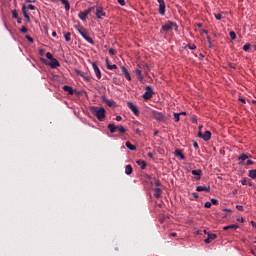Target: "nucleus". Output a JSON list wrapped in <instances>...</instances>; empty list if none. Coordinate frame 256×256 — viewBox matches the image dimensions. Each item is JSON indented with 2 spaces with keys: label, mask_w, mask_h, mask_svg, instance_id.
<instances>
[{
  "label": "nucleus",
  "mask_w": 256,
  "mask_h": 256,
  "mask_svg": "<svg viewBox=\"0 0 256 256\" xmlns=\"http://www.w3.org/2000/svg\"><path fill=\"white\" fill-rule=\"evenodd\" d=\"M90 111L92 114L95 115L96 119H98V121H104L105 119V108L103 107H97V106H92L90 108Z\"/></svg>",
  "instance_id": "nucleus-1"
},
{
  "label": "nucleus",
  "mask_w": 256,
  "mask_h": 256,
  "mask_svg": "<svg viewBox=\"0 0 256 256\" xmlns=\"http://www.w3.org/2000/svg\"><path fill=\"white\" fill-rule=\"evenodd\" d=\"M76 29H77L78 33L81 35V37H83V39H85V41H87V43H90V45H95V41H93V39L91 37H89V34L87 32V29H85V27L78 26Z\"/></svg>",
  "instance_id": "nucleus-2"
},
{
  "label": "nucleus",
  "mask_w": 256,
  "mask_h": 256,
  "mask_svg": "<svg viewBox=\"0 0 256 256\" xmlns=\"http://www.w3.org/2000/svg\"><path fill=\"white\" fill-rule=\"evenodd\" d=\"M173 28L178 29V26L175 22L167 21L162 26V33H169V31H173Z\"/></svg>",
  "instance_id": "nucleus-3"
},
{
  "label": "nucleus",
  "mask_w": 256,
  "mask_h": 256,
  "mask_svg": "<svg viewBox=\"0 0 256 256\" xmlns=\"http://www.w3.org/2000/svg\"><path fill=\"white\" fill-rule=\"evenodd\" d=\"M153 95H155V92L153 91V88L151 86L145 87V93L143 94L144 101H149V99L153 98Z\"/></svg>",
  "instance_id": "nucleus-4"
},
{
  "label": "nucleus",
  "mask_w": 256,
  "mask_h": 256,
  "mask_svg": "<svg viewBox=\"0 0 256 256\" xmlns=\"http://www.w3.org/2000/svg\"><path fill=\"white\" fill-rule=\"evenodd\" d=\"M92 11H95V7H90L88 9H86L85 11L80 12L78 14L79 19H81V21H86L87 15H89Z\"/></svg>",
  "instance_id": "nucleus-5"
},
{
  "label": "nucleus",
  "mask_w": 256,
  "mask_h": 256,
  "mask_svg": "<svg viewBox=\"0 0 256 256\" xmlns=\"http://www.w3.org/2000/svg\"><path fill=\"white\" fill-rule=\"evenodd\" d=\"M93 12H95L97 19H103V17L107 16V13L103 11V7L100 6H96Z\"/></svg>",
  "instance_id": "nucleus-6"
},
{
  "label": "nucleus",
  "mask_w": 256,
  "mask_h": 256,
  "mask_svg": "<svg viewBox=\"0 0 256 256\" xmlns=\"http://www.w3.org/2000/svg\"><path fill=\"white\" fill-rule=\"evenodd\" d=\"M198 137H200V139H203V141H209L211 139V131L207 130L204 132L199 131L198 132Z\"/></svg>",
  "instance_id": "nucleus-7"
},
{
  "label": "nucleus",
  "mask_w": 256,
  "mask_h": 256,
  "mask_svg": "<svg viewBox=\"0 0 256 256\" xmlns=\"http://www.w3.org/2000/svg\"><path fill=\"white\" fill-rule=\"evenodd\" d=\"M204 233L208 235V237L204 240V243L208 244L211 243V241L217 239V235L213 233L207 232V230H204Z\"/></svg>",
  "instance_id": "nucleus-8"
},
{
  "label": "nucleus",
  "mask_w": 256,
  "mask_h": 256,
  "mask_svg": "<svg viewBox=\"0 0 256 256\" xmlns=\"http://www.w3.org/2000/svg\"><path fill=\"white\" fill-rule=\"evenodd\" d=\"M127 107L134 113V115L139 116V108L133 104V102H127Z\"/></svg>",
  "instance_id": "nucleus-9"
},
{
  "label": "nucleus",
  "mask_w": 256,
  "mask_h": 256,
  "mask_svg": "<svg viewBox=\"0 0 256 256\" xmlns=\"http://www.w3.org/2000/svg\"><path fill=\"white\" fill-rule=\"evenodd\" d=\"M138 81H140V83H143L145 76L143 75V71H141V69L136 68L134 71Z\"/></svg>",
  "instance_id": "nucleus-10"
},
{
  "label": "nucleus",
  "mask_w": 256,
  "mask_h": 256,
  "mask_svg": "<svg viewBox=\"0 0 256 256\" xmlns=\"http://www.w3.org/2000/svg\"><path fill=\"white\" fill-rule=\"evenodd\" d=\"M250 157H251V155H249V154H245V153L241 154L238 157V161H240L238 163V165H241V166L245 165L244 161H247V159H249Z\"/></svg>",
  "instance_id": "nucleus-11"
},
{
  "label": "nucleus",
  "mask_w": 256,
  "mask_h": 256,
  "mask_svg": "<svg viewBox=\"0 0 256 256\" xmlns=\"http://www.w3.org/2000/svg\"><path fill=\"white\" fill-rule=\"evenodd\" d=\"M157 2L159 3L158 13L165 15V0H157Z\"/></svg>",
  "instance_id": "nucleus-12"
},
{
  "label": "nucleus",
  "mask_w": 256,
  "mask_h": 256,
  "mask_svg": "<svg viewBox=\"0 0 256 256\" xmlns=\"http://www.w3.org/2000/svg\"><path fill=\"white\" fill-rule=\"evenodd\" d=\"M51 62L49 63L50 67L52 69H57V67H61V63H59V60L54 58L52 60H50Z\"/></svg>",
  "instance_id": "nucleus-13"
},
{
  "label": "nucleus",
  "mask_w": 256,
  "mask_h": 256,
  "mask_svg": "<svg viewBox=\"0 0 256 256\" xmlns=\"http://www.w3.org/2000/svg\"><path fill=\"white\" fill-rule=\"evenodd\" d=\"M92 67L94 69V73H95L97 79H101V70L99 69V66H97L96 63H92Z\"/></svg>",
  "instance_id": "nucleus-14"
},
{
  "label": "nucleus",
  "mask_w": 256,
  "mask_h": 256,
  "mask_svg": "<svg viewBox=\"0 0 256 256\" xmlns=\"http://www.w3.org/2000/svg\"><path fill=\"white\" fill-rule=\"evenodd\" d=\"M191 173H192V175L196 176L195 177L196 181H199L201 179V175L203 173V170L202 169L192 170Z\"/></svg>",
  "instance_id": "nucleus-15"
},
{
  "label": "nucleus",
  "mask_w": 256,
  "mask_h": 256,
  "mask_svg": "<svg viewBox=\"0 0 256 256\" xmlns=\"http://www.w3.org/2000/svg\"><path fill=\"white\" fill-rule=\"evenodd\" d=\"M121 70H122V73H123L125 79H127L128 81H131V74L129 73L127 68L125 66H121Z\"/></svg>",
  "instance_id": "nucleus-16"
},
{
  "label": "nucleus",
  "mask_w": 256,
  "mask_h": 256,
  "mask_svg": "<svg viewBox=\"0 0 256 256\" xmlns=\"http://www.w3.org/2000/svg\"><path fill=\"white\" fill-rule=\"evenodd\" d=\"M154 119H156V121H165V115L161 112H154Z\"/></svg>",
  "instance_id": "nucleus-17"
},
{
  "label": "nucleus",
  "mask_w": 256,
  "mask_h": 256,
  "mask_svg": "<svg viewBox=\"0 0 256 256\" xmlns=\"http://www.w3.org/2000/svg\"><path fill=\"white\" fill-rule=\"evenodd\" d=\"M196 191L201 192V191H206V193H209L211 191L210 186H197Z\"/></svg>",
  "instance_id": "nucleus-18"
},
{
  "label": "nucleus",
  "mask_w": 256,
  "mask_h": 256,
  "mask_svg": "<svg viewBox=\"0 0 256 256\" xmlns=\"http://www.w3.org/2000/svg\"><path fill=\"white\" fill-rule=\"evenodd\" d=\"M76 74L85 79V81H91V77H89V75L85 74L84 72L77 70Z\"/></svg>",
  "instance_id": "nucleus-19"
},
{
  "label": "nucleus",
  "mask_w": 256,
  "mask_h": 256,
  "mask_svg": "<svg viewBox=\"0 0 256 256\" xmlns=\"http://www.w3.org/2000/svg\"><path fill=\"white\" fill-rule=\"evenodd\" d=\"M55 1V0H52ZM62 5H64L65 7V11H69V9H71V5L69 4V0H59Z\"/></svg>",
  "instance_id": "nucleus-20"
},
{
  "label": "nucleus",
  "mask_w": 256,
  "mask_h": 256,
  "mask_svg": "<svg viewBox=\"0 0 256 256\" xmlns=\"http://www.w3.org/2000/svg\"><path fill=\"white\" fill-rule=\"evenodd\" d=\"M22 13L25 19H27V22L29 23L31 21V18L29 17V14H27V7L25 5L22 6Z\"/></svg>",
  "instance_id": "nucleus-21"
},
{
  "label": "nucleus",
  "mask_w": 256,
  "mask_h": 256,
  "mask_svg": "<svg viewBox=\"0 0 256 256\" xmlns=\"http://www.w3.org/2000/svg\"><path fill=\"white\" fill-rule=\"evenodd\" d=\"M63 91H66V93H68V95H73V93H74L73 87H71L69 85L63 86Z\"/></svg>",
  "instance_id": "nucleus-22"
},
{
  "label": "nucleus",
  "mask_w": 256,
  "mask_h": 256,
  "mask_svg": "<svg viewBox=\"0 0 256 256\" xmlns=\"http://www.w3.org/2000/svg\"><path fill=\"white\" fill-rule=\"evenodd\" d=\"M161 193H163V191L161 190V188H155L154 189V197L156 199H159V197H161Z\"/></svg>",
  "instance_id": "nucleus-23"
},
{
  "label": "nucleus",
  "mask_w": 256,
  "mask_h": 256,
  "mask_svg": "<svg viewBox=\"0 0 256 256\" xmlns=\"http://www.w3.org/2000/svg\"><path fill=\"white\" fill-rule=\"evenodd\" d=\"M106 67L109 71H113L114 69H117V65L113 64H109V59H106Z\"/></svg>",
  "instance_id": "nucleus-24"
},
{
  "label": "nucleus",
  "mask_w": 256,
  "mask_h": 256,
  "mask_svg": "<svg viewBox=\"0 0 256 256\" xmlns=\"http://www.w3.org/2000/svg\"><path fill=\"white\" fill-rule=\"evenodd\" d=\"M223 229H224V231H229V229H239V225L231 224L228 226H224Z\"/></svg>",
  "instance_id": "nucleus-25"
},
{
  "label": "nucleus",
  "mask_w": 256,
  "mask_h": 256,
  "mask_svg": "<svg viewBox=\"0 0 256 256\" xmlns=\"http://www.w3.org/2000/svg\"><path fill=\"white\" fill-rule=\"evenodd\" d=\"M116 131H118L120 135L127 133V130L123 126H116Z\"/></svg>",
  "instance_id": "nucleus-26"
},
{
  "label": "nucleus",
  "mask_w": 256,
  "mask_h": 256,
  "mask_svg": "<svg viewBox=\"0 0 256 256\" xmlns=\"http://www.w3.org/2000/svg\"><path fill=\"white\" fill-rule=\"evenodd\" d=\"M125 173L126 175H131V173H133V166H131L130 164L126 165Z\"/></svg>",
  "instance_id": "nucleus-27"
},
{
  "label": "nucleus",
  "mask_w": 256,
  "mask_h": 256,
  "mask_svg": "<svg viewBox=\"0 0 256 256\" xmlns=\"http://www.w3.org/2000/svg\"><path fill=\"white\" fill-rule=\"evenodd\" d=\"M126 147L127 149H130V151H137V147L133 144H131V142L127 141L126 142Z\"/></svg>",
  "instance_id": "nucleus-28"
},
{
  "label": "nucleus",
  "mask_w": 256,
  "mask_h": 256,
  "mask_svg": "<svg viewBox=\"0 0 256 256\" xmlns=\"http://www.w3.org/2000/svg\"><path fill=\"white\" fill-rule=\"evenodd\" d=\"M102 100L104 101V103H106V105H108V107H113V105H115V101L113 100H109L106 98H103Z\"/></svg>",
  "instance_id": "nucleus-29"
},
{
  "label": "nucleus",
  "mask_w": 256,
  "mask_h": 256,
  "mask_svg": "<svg viewBox=\"0 0 256 256\" xmlns=\"http://www.w3.org/2000/svg\"><path fill=\"white\" fill-rule=\"evenodd\" d=\"M136 163L141 167V169H145V167H147V163L144 160H138Z\"/></svg>",
  "instance_id": "nucleus-30"
},
{
  "label": "nucleus",
  "mask_w": 256,
  "mask_h": 256,
  "mask_svg": "<svg viewBox=\"0 0 256 256\" xmlns=\"http://www.w3.org/2000/svg\"><path fill=\"white\" fill-rule=\"evenodd\" d=\"M108 129H109L110 133H116L117 132V126H115V124H109Z\"/></svg>",
  "instance_id": "nucleus-31"
},
{
  "label": "nucleus",
  "mask_w": 256,
  "mask_h": 256,
  "mask_svg": "<svg viewBox=\"0 0 256 256\" xmlns=\"http://www.w3.org/2000/svg\"><path fill=\"white\" fill-rule=\"evenodd\" d=\"M175 155L176 157H180V159H185V155H183V152H181L179 149L175 150Z\"/></svg>",
  "instance_id": "nucleus-32"
},
{
  "label": "nucleus",
  "mask_w": 256,
  "mask_h": 256,
  "mask_svg": "<svg viewBox=\"0 0 256 256\" xmlns=\"http://www.w3.org/2000/svg\"><path fill=\"white\" fill-rule=\"evenodd\" d=\"M174 121L175 123H179V121H181V114L174 113Z\"/></svg>",
  "instance_id": "nucleus-33"
},
{
  "label": "nucleus",
  "mask_w": 256,
  "mask_h": 256,
  "mask_svg": "<svg viewBox=\"0 0 256 256\" xmlns=\"http://www.w3.org/2000/svg\"><path fill=\"white\" fill-rule=\"evenodd\" d=\"M249 177H251V179H256V169L249 171Z\"/></svg>",
  "instance_id": "nucleus-34"
},
{
  "label": "nucleus",
  "mask_w": 256,
  "mask_h": 256,
  "mask_svg": "<svg viewBox=\"0 0 256 256\" xmlns=\"http://www.w3.org/2000/svg\"><path fill=\"white\" fill-rule=\"evenodd\" d=\"M64 38H65V41L69 43V41H71V32H67L66 34H64Z\"/></svg>",
  "instance_id": "nucleus-35"
},
{
  "label": "nucleus",
  "mask_w": 256,
  "mask_h": 256,
  "mask_svg": "<svg viewBox=\"0 0 256 256\" xmlns=\"http://www.w3.org/2000/svg\"><path fill=\"white\" fill-rule=\"evenodd\" d=\"M243 51H246V52L251 51V44L249 43L245 44L243 46Z\"/></svg>",
  "instance_id": "nucleus-36"
},
{
  "label": "nucleus",
  "mask_w": 256,
  "mask_h": 256,
  "mask_svg": "<svg viewBox=\"0 0 256 256\" xmlns=\"http://www.w3.org/2000/svg\"><path fill=\"white\" fill-rule=\"evenodd\" d=\"M229 36H230V38H231L232 40L237 39V34H235L234 31H231V32L229 33Z\"/></svg>",
  "instance_id": "nucleus-37"
},
{
  "label": "nucleus",
  "mask_w": 256,
  "mask_h": 256,
  "mask_svg": "<svg viewBox=\"0 0 256 256\" xmlns=\"http://www.w3.org/2000/svg\"><path fill=\"white\" fill-rule=\"evenodd\" d=\"M12 17H13L14 19H19V14L17 13V10H13V11H12Z\"/></svg>",
  "instance_id": "nucleus-38"
},
{
  "label": "nucleus",
  "mask_w": 256,
  "mask_h": 256,
  "mask_svg": "<svg viewBox=\"0 0 256 256\" xmlns=\"http://www.w3.org/2000/svg\"><path fill=\"white\" fill-rule=\"evenodd\" d=\"M210 203H211L212 205H219V200H218V199H215V198H212Z\"/></svg>",
  "instance_id": "nucleus-39"
},
{
  "label": "nucleus",
  "mask_w": 256,
  "mask_h": 256,
  "mask_svg": "<svg viewBox=\"0 0 256 256\" xmlns=\"http://www.w3.org/2000/svg\"><path fill=\"white\" fill-rule=\"evenodd\" d=\"M46 57L51 61L52 59H54L53 54H51L50 52L46 53Z\"/></svg>",
  "instance_id": "nucleus-40"
},
{
  "label": "nucleus",
  "mask_w": 256,
  "mask_h": 256,
  "mask_svg": "<svg viewBox=\"0 0 256 256\" xmlns=\"http://www.w3.org/2000/svg\"><path fill=\"white\" fill-rule=\"evenodd\" d=\"M248 183H249V180L247 178H244L243 180H241L242 185H247Z\"/></svg>",
  "instance_id": "nucleus-41"
},
{
  "label": "nucleus",
  "mask_w": 256,
  "mask_h": 256,
  "mask_svg": "<svg viewBox=\"0 0 256 256\" xmlns=\"http://www.w3.org/2000/svg\"><path fill=\"white\" fill-rule=\"evenodd\" d=\"M21 33H27L29 30L27 29V27L22 26V28L20 29Z\"/></svg>",
  "instance_id": "nucleus-42"
},
{
  "label": "nucleus",
  "mask_w": 256,
  "mask_h": 256,
  "mask_svg": "<svg viewBox=\"0 0 256 256\" xmlns=\"http://www.w3.org/2000/svg\"><path fill=\"white\" fill-rule=\"evenodd\" d=\"M30 11H35L36 7L33 4L27 6Z\"/></svg>",
  "instance_id": "nucleus-43"
},
{
  "label": "nucleus",
  "mask_w": 256,
  "mask_h": 256,
  "mask_svg": "<svg viewBox=\"0 0 256 256\" xmlns=\"http://www.w3.org/2000/svg\"><path fill=\"white\" fill-rule=\"evenodd\" d=\"M188 48L191 49V51H195V49H197V46H195V44H192L188 45Z\"/></svg>",
  "instance_id": "nucleus-44"
},
{
  "label": "nucleus",
  "mask_w": 256,
  "mask_h": 256,
  "mask_svg": "<svg viewBox=\"0 0 256 256\" xmlns=\"http://www.w3.org/2000/svg\"><path fill=\"white\" fill-rule=\"evenodd\" d=\"M215 19H216L217 21H221V19H222L221 14H215Z\"/></svg>",
  "instance_id": "nucleus-45"
},
{
  "label": "nucleus",
  "mask_w": 256,
  "mask_h": 256,
  "mask_svg": "<svg viewBox=\"0 0 256 256\" xmlns=\"http://www.w3.org/2000/svg\"><path fill=\"white\" fill-rule=\"evenodd\" d=\"M26 39L29 41V43H33V38L31 36L26 35Z\"/></svg>",
  "instance_id": "nucleus-46"
},
{
  "label": "nucleus",
  "mask_w": 256,
  "mask_h": 256,
  "mask_svg": "<svg viewBox=\"0 0 256 256\" xmlns=\"http://www.w3.org/2000/svg\"><path fill=\"white\" fill-rule=\"evenodd\" d=\"M246 165H255V161L247 160Z\"/></svg>",
  "instance_id": "nucleus-47"
},
{
  "label": "nucleus",
  "mask_w": 256,
  "mask_h": 256,
  "mask_svg": "<svg viewBox=\"0 0 256 256\" xmlns=\"http://www.w3.org/2000/svg\"><path fill=\"white\" fill-rule=\"evenodd\" d=\"M204 207H206V209H209L211 207V202H205Z\"/></svg>",
  "instance_id": "nucleus-48"
},
{
  "label": "nucleus",
  "mask_w": 256,
  "mask_h": 256,
  "mask_svg": "<svg viewBox=\"0 0 256 256\" xmlns=\"http://www.w3.org/2000/svg\"><path fill=\"white\" fill-rule=\"evenodd\" d=\"M119 5L125 7V0H118Z\"/></svg>",
  "instance_id": "nucleus-49"
},
{
  "label": "nucleus",
  "mask_w": 256,
  "mask_h": 256,
  "mask_svg": "<svg viewBox=\"0 0 256 256\" xmlns=\"http://www.w3.org/2000/svg\"><path fill=\"white\" fill-rule=\"evenodd\" d=\"M108 53H109L110 55H115V50H114L113 48H110V49L108 50Z\"/></svg>",
  "instance_id": "nucleus-50"
},
{
  "label": "nucleus",
  "mask_w": 256,
  "mask_h": 256,
  "mask_svg": "<svg viewBox=\"0 0 256 256\" xmlns=\"http://www.w3.org/2000/svg\"><path fill=\"white\" fill-rule=\"evenodd\" d=\"M38 53H39L40 57H43V55H45V50L40 49Z\"/></svg>",
  "instance_id": "nucleus-51"
},
{
  "label": "nucleus",
  "mask_w": 256,
  "mask_h": 256,
  "mask_svg": "<svg viewBox=\"0 0 256 256\" xmlns=\"http://www.w3.org/2000/svg\"><path fill=\"white\" fill-rule=\"evenodd\" d=\"M192 197H194V199H199V194H197V192H193Z\"/></svg>",
  "instance_id": "nucleus-52"
},
{
  "label": "nucleus",
  "mask_w": 256,
  "mask_h": 256,
  "mask_svg": "<svg viewBox=\"0 0 256 256\" xmlns=\"http://www.w3.org/2000/svg\"><path fill=\"white\" fill-rule=\"evenodd\" d=\"M236 209L238 211H243V206L242 205H236Z\"/></svg>",
  "instance_id": "nucleus-53"
},
{
  "label": "nucleus",
  "mask_w": 256,
  "mask_h": 256,
  "mask_svg": "<svg viewBox=\"0 0 256 256\" xmlns=\"http://www.w3.org/2000/svg\"><path fill=\"white\" fill-rule=\"evenodd\" d=\"M193 147H195L196 149H199V144L197 142H193Z\"/></svg>",
  "instance_id": "nucleus-54"
},
{
  "label": "nucleus",
  "mask_w": 256,
  "mask_h": 256,
  "mask_svg": "<svg viewBox=\"0 0 256 256\" xmlns=\"http://www.w3.org/2000/svg\"><path fill=\"white\" fill-rule=\"evenodd\" d=\"M135 133H136V135H141V130H140L139 128H137V129L135 130Z\"/></svg>",
  "instance_id": "nucleus-55"
},
{
  "label": "nucleus",
  "mask_w": 256,
  "mask_h": 256,
  "mask_svg": "<svg viewBox=\"0 0 256 256\" xmlns=\"http://www.w3.org/2000/svg\"><path fill=\"white\" fill-rule=\"evenodd\" d=\"M237 221H240V223H245V219L244 218H238Z\"/></svg>",
  "instance_id": "nucleus-56"
},
{
  "label": "nucleus",
  "mask_w": 256,
  "mask_h": 256,
  "mask_svg": "<svg viewBox=\"0 0 256 256\" xmlns=\"http://www.w3.org/2000/svg\"><path fill=\"white\" fill-rule=\"evenodd\" d=\"M123 119L121 116H116V121H121Z\"/></svg>",
  "instance_id": "nucleus-57"
},
{
  "label": "nucleus",
  "mask_w": 256,
  "mask_h": 256,
  "mask_svg": "<svg viewBox=\"0 0 256 256\" xmlns=\"http://www.w3.org/2000/svg\"><path fill=\"white\" fill-rule=\"evenodd\" d=\"M17 23H18L19 25H21V23H22L21 18H17Z\"/></svg>",
  "instance_id": "nucleus-58"
},
{
  "label": "nucleus",
  "mask_w": 256,
  "mask_h": 256,
  "mask_svg": "<svg viewBox=\"0 0 256 256\" xmlns=\"http://www.w3.org/2000/svg\"><path fill=\"white\" fill-rule=\"evenodd\" d=\"M148 157L150 158V159H153V153H148Z\"/></svg>",
  "instance_id": "nucleus-59"
},
{
  "label": "nucleus",
  "mask_w": 256,
  "mask_h": 256,
  "mask_svg": "<svg viewBox=\"0 0 256 256\" xmlns=\"http://www.w3.org/2000/svg\"><path fill=\"white\" fill-rule=\"evenodd\" d=\"M251 225H252V227H255V229H256V223L255 222L251 221Z\"/></svg>",
  "instance_id": "nucleus-60"
},
{
  "label": "nucleus",
  "mask_w": 256,
  "mask_h": 256,
  "mask_svg": "<svg viewBox=\"0 0 256 256\" xmlns=\"http://www.w3.org/2000/svg\"><path fill=\"white\" fill-rule=\"evenodd\" d=\"M239 101H241V103H244V104L246 103L245 99H243V98H240Z\"/></svg>",
  "instance_id": "nucleus-61"
},
{
  "label": "nucleus",
  "mask_w": 256,
  "mask_h": 256,
  "mask_svg": "<svg viewBox=\"0 0 256 256\" xmlns=\"http://www.w3.org/2000/svg\"><path fill=\"white\" fill-rule=\"evenodd\" d=\"M207 41H208V43H211V37L210 36H207Z\"/></svg>",
  "instance_id": "nucleus-62"
},
{
  "label": "nucleus",
  "mask_w": 256,
  "mask_h": 256,
  "mask_svg": "<svg viewBox=\"0 0 256 256\" xmlns=\"http://www.w3.org/2000/svg\"><path fill=\"white\" fill-rule=\"evenodd\" d=\"M159 185H161V182L156 181V187H159Z\"/></svg>",
  "instance_id": "nucleus-63"
},
{
  "label": "nucleus",
  "mask_w": 256,
  "mask_h": 256,
  "mask_svg": "<svg viewBox=\"0 0 256 256\" xmlns=\"http://www.w3.org/2000/svg\"><path fill=\"white\" fill-rule=\"evenodd\" d=\"M179 115H187V112H180Z\"/></svg>",
  "instance_id": "nucleus-64"
}]
</instances>
